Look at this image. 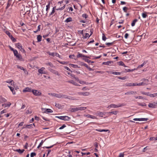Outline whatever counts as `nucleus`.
<instances>
[{
	"label": "nucleus",
	"instance_id": "f257e3e1",
	"mask_svg": "<svg viewBox=\"0 0 157 157\" xmlns=\"http://www.w3.org/2000/svg\"><path fill=\"white\" fill-rule=\"evenodd\" d=\"M125 105V104H124V103H122L121 104H119L118 105H117L114 104H111L108 107V108H109V107L110 108H118L120 107H121L122 106H124Z\"/></svg>",
	"mask_w": 157,
	"mask_h": 157
},
{
	"label": "nucleus",
	"instance_id": "f03ea898",
	"mask_svg": "<svg viewBox=\"0 0 157 157\" xmlns=\"http://www.w3.org/2000/svg\"><path fill=\"white\" fill-rule=\"evenodd\" d=\"M68 99L70 100H73V97L71 96H68L67 95L60 94L59 98Z\"/></svg>",
	"mask_w": 157,
	"mask_h": 157
},
{
	"label": "nucleus",
	"instance_id": "7ed1b4c3",
	"mask_svg": "<svg viewBox=\"0 0 157 157\" xmlns=\"http://www.w3.org/2000/svg\"><path fill=\"white\" fill-rule=\"evenodd\" d=\"M5 32L6 33V34L10 38L11 40H12L13 42H15L16 41V39L13 37L12 35L11 34L9 31H6Z\"/></svg>",
	"mask_w": 157,
	"mask_h": 157
},
{
	"label": "nucleus",
	"instance_id": "20e7f679",
	"mask_svg": "<svg viewBox=\"0 0 157 157\" xmlns=\"http://www.w3.org/2000/svg\"><path fill=\"white\" fill-rule=\"evenodd\" d=\"M32 92L34 95L36 96H40L41 95V93L37 90H32Z\"/></svg>",
	"mask_w": 157,
	"mask_h": 157
},
{
	"label": "nucleus",
	"instance_id": "39448f33",
	"mask_svg": "<svg viewBox=\"0 0 157 157\" xmlns=\"http://www.w3.org/2000/svg\"><path fill=\"white\" fill-rule=\"evenodd\" d=\"M107 113H103L102 112L98 111L95 113L96 115L99 116L100 117H103L104 115H105V114Z\"/></svg>",
	"mask_w": 157,
	"mask_h": 157
},
{
	"label": "nucleus",
	"instance_id": "423d86ee",
	"mask_svg": "<svg viewBox=\"0 0 157 157\" xmlns=\"http://www.w3.org/2000/svg\"><path fill=\"white\" fill-rule=\"evenodd\" d=\"M141 81H143V82H141L142 86H144L147 85L148 84V80L146 78H143L141 80Z\"/></svg>",
	"mask_w": 157,
	"mask_h": 157
},
{
	"label": "nucleus",
	"instance_id": "0eeeda50",
	"mask_svg": "<svg viewBox=\"0 0 157 157\" xmlns=\"http://www.w3.org/2000/svg\"><path fill=\"white\" fill-rule=\"evenodd\" d=\"M48 69L51 72L53 73V74L57 75L58 76L59 75V74L57 71L52 68H48Z\"/></svg>",
	"mask_w": 157,
	"mask_h": 157
},
{
	"label": "nucleus",
	"instance_id": "6e6552de",
	"mask_svg": "<svg viewBox=\"0 0 157 157\" xmlns=\"http://www.w3.org/2000/svg\"><path fill=\"white\" fill-rule=\"evenodd\" d=\"M78 94L79 95H84V96H88L90 94V93L88 92H79L78 93Z\"/></svg>",
	"mask_w": 157,
	"mask_h": 157
},
{
	"label": "nucleus",
	"instance_id": "1a4fd4ad",
	"mask_svg": "<svg viewBox=\"0 0 157 157\" xmlns=\"http://www.w3.org/2000/svg\"><path fill=\"white\" fill-rule=\"evenodd\" d=\"M16 46L21 51H23L24 52H25V50L22 48V46L21 44L19 43L16 44Z\"/></svg>",
	"mask_w": 157,
	"mask_h": 157
},
{
	"label": "nucleus",
	"instance_id": "9d476101",
	"mask_svg": "<svg viewBox=\"0 0 157 157\" xmlns=\"http://www.w3.org/2000/svg\"><path fill=\"white\" fill-rule=\"evenodd\" d=\"M148 106L149 108H154L156 107L157 105L156 103H155V102H154V103H149L148 105Z\"/></svg>",
	"mask_w": 157,
	"mask_h": 157
},
{
	"label": "nucleus",
	"instance_id": "9b49d317",
	"mask_svg": "<svg viewBox=\"0 0 157 157\" xmlns=\"http://www.w3.org/2000/svg\"><path fill=\"white\" fill-rule=\"evenodd\" d=\"M48 94L59 98L60 94H57L54 93H48Z\"/></svg>",
	"mask_w": 157,
	"mask_h": 157
},
{
	"label": "nucleus",
	"instance_id": "f8f14e48",
	"mask_svg": "<svg viewBox=\"0 0 157 157\" xmlns=\"http://www.w3.org/2000/svg\"><path fill=\"white\" fill-rule=\"evenodd\" d=\"M136 94V91H128L125 93V95H135Z\"/></svg>",
	"mask_w": 157,
	"mask_h": 157
},
{
	"label": "nucleus",
	"instance_id": "ddd939ff",
	"mask_svg": "<svg viewBox=\"0 0 157 157\" xmlns=\"http://www.w3.org/2000/svg\"><path fill=\"white\" fill-rule=\"evenodd\" d=\"M133 120L135 121H147V120H148V119L147 118H134Z\"/></svg>",
	"mask_w": 157,
	"mask_h": 157
},
{
	"label": "nucleus",
	"instance_id": "4468645a",
	"mask_svg": "<svg viewBox=\"0 0 157 157\" xmlns=\"http://www.w3.org/2000/svg\"><path fill=\"white\" fill-rule=\"evenodd\" d=\"M32 90L31 88L29 87H26L23 90V92H32Z\"/></svg>",
	"mask_w": 157,
	"mask_h": 157
},
{
	"label": "nucleus",
	"instance_id": "2eb2a0df",
	"mask_svg": "<svg viewBox=\"0 0 157 157\" xmlns=\"http://www.w3.org/2000/svg\"><path fill=\"white\" fill-rule=\"evenodd\" d=\"M113 63V61H109L105 62H103L102 64H104L106 65H109L110 64Z\"/></svg>",
	"mask_w": 157,
	"mask_h": 157
},
{
	"label": "nucleus",
	"instance_id": "dca6fc26",
	"mask_svg": "<svg viewBox=\"0 0 157 157\" xmlns=\"http://www.w3.org/2000/svg\"><path fill=\"white\" fill-rule=\"evenodd\" d=\"M11 105V104L10 102L8 104L4 103L2 104V106H3L4 108H6L7 107H10Z\"/></svg>",
	"mask_w": 157,
	"mask_h": 157
},
{
	"label": "nucleus",
	"instance_id": "f3484780",
	"mask_svg": "<svg viewBox=\"0 0 157 157\" xmlns=\"http://www.w3.org/2000/svg\"><path fill=\"white\" fill-rule=\"evenodd\" d=\"M44 109L46 110L44 112L45 113H52L53 112V111L51 109Z\"/></svg>",
	"mask_w": 157,
	"mask_h": 157
},
{
	"label": "nucleus",
	"instance_id": "a211bd4d",
	"mask_svg": "<svg viewBox=\"0 0 157 157\" xmlns=\"http://www.w3.org/2000/svg\"><path fill=\"white\" fill-rule=\"evenodd\" d=\"M45 69V68L44 67L41 68L40 69L38 70V72L41 74H45V73H43V70Z\"/></svg>",
	"mask_w": 157,
	"mask_h": 157
},
{
	"label": "nucleus",
	"instance_id": "6ab92c4d",
	"mask_svg": "<svg viewBox=\"0 0 157 157\" xmlns=\"http://www.w3.org/2000/svg\"><path fill=\"white\" fill-rule=\"evenodd\" d=\"M70 110L72 112L77 111H78V107L71 108Z\"/></svg>",
	"mask_w": 157,
	"mask_h": 157
},
{
	"label": "nucleus",
	"instance_id": "aec40b11",
	"mask_svg": "<svg viewBox=\"0 0 157 157\" xmlns=\"http://www.w3.org/2000/svg\"><path fill=\"white\" fill-rule=\"evenodd\" d=\"M70 119L71 118L67 116H64L63 117V120L64 121H69Z\"/></svg>",
	"mask_w": 157,
	"mask_h": 157
},
{
	"label": "nucleus",
	"instance_id": "412c9836",
	"mask_svg": "<svg viewBox=\"0 0 157 157\" xmlns=\"http://www.w3.org/2000/svg\"><path fill=\"white\" fill-rule=\"evenodd\" d=\"M16 151L19 153L20 154H22L25 151L24 149H17Z\"/></svg>",
	"mask_w": 157,
	"mask_h": 157
},
{
	"label": "nucleus",
	"instance_id": "4be33fe9",
	"mask_svg": "<svg viewBox=\"0 0 157 157\" xmlns=\"http://www.w3.org/2000/svg\"><path fill=\"white\" fill-rule=\"evenodd\" d=\"M45 64L47 66H49L50 67L52 68L55 67V66L53 65V64L51 62H48L47 63H46Z\"/></svg>",
	"mask_w": 157,
	"mask_h": 157
},
{
	"label": "nucleus",
	"instance_id": "5701e85b",
	"mask_svg": "<svg viewBox=\"0 0 157 157\" xmlns=\"http://www.w3.org/2000/svg\"><path fill=\"white\" fill-rule=\"evenodd\" d=\"M72 21V18L71 17H69L68 18H67L66 20L65 21V22L67 23H68L69 22H70Z\"/></svg>",
	"mask_w": 157,
	"mask_h": 157
},
{
	"label": "nucleus",
	"instance_id": "b1692460",
	"mask_svg": "<svg viewBox=\"0 0 157 157\" xmlns=\"http://www.w3.org/2000/svg\"><path fill=\"white\" fill-rule=\"evenodd\" d=\"M8 87L9 88L11 91L12 92L13 94H15V92L14 90V88L12 87L9 86H8Z\"/></svg>",
	"mask_w": 157,
	"mask_h": 157
},
{
	"label": "nucleus",
	"instance_id": "393cba45",
	"mask_svg": "<svg viewBox=\"0 0 157 157\" xmlns=\"http://www.w3.org/2000/svg\"><path fill=\"white\" fill-rule=\"evenodd\" d=\"M37 39L38 42H40L41 41L42 36L40 35H38L37 36Z\"/></svg>",
	"mask_w": 157,
	"mask_h": 157
},
{
	"label": "nucleus",
	"instance_id": "a878e982",
	"mask_svg": "<svg viewBox=\"0 0 157 157\" xmlns=\"http://www.w3.org/2000/svg\"><path fill=\"white\" fill-rule=\"evenodd\" d=\"M67 82L69 83H71L73 84H74L75 86H78V85L76 82H75L73 80L69 81Z\"/></svg>",
	"mask_w": 157,
	"mask_h": 157
},
{
	"label": "nucleus",
	"instance_id": "bb28decb",
	"mask_svg": "<svg viewBox=\"0 0 157 157\" xmlns=\"http://www.w3.org/2000/svg\"><path fill=\"white\" fill-rule=\"evenodd\" d=\"M118 112V111H113L111 112H107V113L108 114L109 113H112L114 115H117V113Z\"/></svg>",
	"mask_w": 157,
	"mask_h": 157
},
{
	"label": "nucleus",
	"instance_id": "cd10ccee",
	"mask_svg": "<svg viewBox=\"0 0 157 157\" xmlns=\"http://www.w3.org/2000/svg\"><path fill=\"white\" fill-rule=\"evenodd\" d=\"M86 116L87 117H88L90 118L93 119L97 118L96 117H95V116H92L90 114L87 115Z\"/></svg>",
	"mask_w": 157,
	"mask_h": 157
},
{
	"label": "nucleus",
	"instance_id": "c85d7f7f",
	"mask_svg": "<svg viewBox=\"0 0 157 157\" xmlns=\"http://www.w3.org/2000/svg\"><path fill=\"white\" fill-rule=\"evenodd\" d=\"M137 21V20L136 19H135L132 21L131 24V25L132 26H134L135 24L136 23Z\"/></svg>",
	"mask_w": 157,
	"mask_h": 157
},
{
	"label": "nucleus",
	"instance_id": "c756f323",
	"mask_svg": "<svg viewBox=\"0 0 157 157\" xmlns=\"http://www.w3.org/2000/svg\"><path fill=\"white\" fill-rule=\"evenodd\" d=\"M84 56H85V55H82V54H81V53H79V52H78V54L77 56V58H79V57H84Z\"/></svg>",
	"mask_w": 157,
	"mask_h": 157
},
{
	"label": "nucleus",
	"instance_id": "7c9ffc66",
	"mask_svg": "<svg viewBox=\"0 0 157 157\" xmlns=\"http://www.w3.org/2000/svg\"><path fill=\"white\" fill-rule=\"evenodd\" d=\"M133 83L130 82L128 83L125 84L124 86H132Z\"/></svg>",
	"mask_w": 157,
	"mask_h": 157
},
{
	"label": "nucleus",
	"instance_id": "2f4dec72",
	"mask_svg": "<svg viewBox=\"0 0 157 157\" xmlns=\"http://www.w3.org/2000/svg\"><path fill=\"white\" fill-rule=\"evenodd\" d=\"M16 57L18 59L21 60L22 59L21 56L20 54H18L16 56Z\"/></svg>",
	"mask_w": 157,
	"mask_h": 157
},
{
	"label": "nucleus",
	"instance_id": "473e14b6",
	"mask_svg": "<svg viewBox=\"0 0 157 157\" xmlns=\"http://www.w3.org/2000/svg\"><path fill=\"white\" fill-rule=\"evenodd\" d=\"M86 107H78V111L79 110H84L86 109Z\"/></svg>",
	"mask_w": 157,
	"mask_h": 157
},
{
	"label": "nucleus",
	"instance_id": "72a5a7b5",
	"mask_svg": "<svg viewBox=\"0 0 157 157\" xmlns=\"http://www.w3.org/2000/svg\"><path fill=\"white\" fill-rule=\"evenodd\" d=\"M142 16L143 18H145L147 16V13L146 12H144L142 13Z\"/></svg>",
	"mask_w": 157,
	"mask_h": 157
},
{
	"label": "nucleus",
	"instance_id": "f704fd0d",
	"mask_svg": "<svg viewBox=\"0 0 157 157\" xmlns=\"http://www.w3.org/2000/svg\"><path fill=\"white\" fill-rule=\"evenodd\" d=\"M70 65L71 66V67H73V68H77V67L80 68V67H78V65H75V64H70Z\"/></svg>",
	"mask_w": 157,
	"mask_h": 157
},
{
	"label": "nucleus",
	"instance_id": "c9c22d12",
	"mask_svg": "<svg viewBox=\"0 0 157 157\" xmlns=\"http://www.w3.org/2000/svg\"><path fill=\"white\" fill-rule=\"evenodd\" d=\"M12 1V0H9L8 1V3L7 6L6 7V8L7 9L9 6L10 5L11 3L10 2Z\"/></svg>",
	"mask_w": 157,
	"mask_h": 157
},
{
	"label": "nucleus",
	"instance_id": "e433bc0d",
	"mask_svg": "<svg viewBox=\"0 0 157 157\" xmlns=\"http://www.w3.org/2000/svg\"><path fill=\"white\" fill-rule=\"evenodd\" d=\"M17 68H18L20 69L21 70H23L25 72V71H26L25 69H24L23 67H21V66H20L18 65L17 66Z\"/></svg>",
	"mask_w": 157,
	"mask_h": 157
},
{
	"label": "nucleus",
	"instance_id": "4c0bfd02",
	"mask_svg": "<svg viewBox=\"0 0 157 157\" xmlns=\"http://www.w3.org/2000/svg\"><path fill=\"white\" fill-rule=\"evenodd\" d=\"M7 100L3 98H1V102H5Z\"/></svg>",
	"mask_w": 157,
	"mask_h": 157
},
{
	"label": "nucleus",
	"instance_id": "58836bf2",
	"mask_svg": "<svg viewBox=\"0 0 157 157\" xmlns=\"http://www.w3.org/2000/svg\"><path fill=\"white\" fill-rule=\"evenodd\" d=\"M69 57L71 59H73L75 60H76V59L75 58V56L74 55H70L69 56Z\"/></svg>",
	"mask_w": 157,
	"mask_h": 157
},
{
	"label": "nucleus",
	"instance_id": "ea45409f",
	"mask_svg": "<svg viewBox=\"0 0 157 157\" xmlns=\"http://www.w3.org/2000/svg\"><path fill=\"white\" fill-rule=\"evenodd\" d=\"M118 64L120 66H123L124 65V63L122 61H120L118 62Z\"/></svg>",
	"mask_w": 157,
	"mask_h": 157
},
{
	"label": "nucleus",
	"instance_id": "a19ab883",
	"mask_svg": "<svg viewBox=\"0 0 157 157\" xmlns=\"http://www.w3.org/2000/svg\"><path fill=\"white\" fill-rule=\"evenodd\" d=\"M32 126H33V124L27 125H26L25 128H31L32 127Z\"/></svg>",
	"mask_w": 157,
	"mask_h": 157
},
{
	"label": "nucleus",
	"instance_id": "79ce46f5",
	"mask_svg": "<svg viewBox=\"0 0 157 157\" xmlns=\"http://www.w3.org/2000/svg\"><path fill=\"white\" fill-rule=\"evenodd\" d=\"M7 112V110L5 109H4V110H3L2 111H1V114H3L5 113H6Z\"/></svg>",
	"mask_w": 157,
	"mask_h": 157
},
{
	"label": "nucleus",
	"instance_id": "37998d69",
	"mask_svg": "<svg viewBox=\"0 0 157 157\" xmlns=\"http://www.w3.org/2000/svg\"><path fill=\"white\" fill-rule=\"evenodd\" d=\"M113 74L115 75H120L121 74V73L119 72H113L112 73Z\"/></svg>",
	"mask_w": 157,
	"mask_h": 157
},
{
	"label": "nucleus",
	"instance_id": "c03bdc74",
	"mask_svg": "<svg viewBox=\"0 0 157 157\" xmlns=\"http://www.w3.org/2000/svg\"><path fill=\"white\" fill-rule=\"evenodd\" d=\"M88 15L87 14L84 13L82 15V17L83 18H86L88 17Z\"/></svg>",
	"mask_w": 157,
	"mask_h": 157
},
{
	"label": "nucleus",
	"instance_id": "a18cd8bd",
	"mask_svg": "<svg viewBox=\"0 0 157 157\" xmlns=\"http://www.w3.org/2000/svg\"><path fill=\"white\" fill-rule=\"evenodd\" d=\"M56 106L59 108V109H60L61 108V105L60 104H56Z\"/></svg>",
	"mask_w": 157,
	"mask_h": 157
},
{
	"label": "nucleus",
	"instance_id": "49530a36",
	"mask_svg": "<svg viewBox=\"0 0 157 157\" xmlns=\"http://www.w3.org/2000/svg\"><path fill=\"white\" fill-rule=\"evenodd\" d=\"M113 42L111 43H105V44L109 46L113 45Z\"/></svg>",
	"mask_w": 157,
	"mask_h": 157
},
{
	"label": "nucleus",
	"instance_id": "de8ad7c7",
	"mask_svg": "<svg viewBox=\"0 0 157 157\" xmlns=\"http://www.w3.org/2000/svg\"><path fill=\"white\" fill-rule=\"evenodd\" d=\"M85 62H87V63H90V62H91V60L88 59H86V58H83V59Z\"/></svg>",
	"mask_w": 157,
	"mask_h": 157
},
{
	"label": "nucleus",
	"instance_id": "09e8293b",
	"mask_svg": "<svg viewBox=\"0 0 157 157\" xmlns=\"http://www.w3.org/2000/svg\"><path fill=\"white\" fill-rule=\"evenodd\" d=\"M36 153L35 152H32L30 154L31 157H34V156L36 155Z\"/></svg>",
	"mask_w": 157,
	"mask_h": 157
},
{
	"label": "nucleus",
	"instance_id": "8fccbe9b",
	"mask_svg": "<svg viewBox=\"0 0 157 157\" xmlns=\"http://www.w3.org/2000/svg\"><path fill=\"white\" fill-rule=\"evenodd\" d=\"M102 39L103 40H104V41H105L106 40V37H105V35L104 34H102Z\"/></svg>",
	"mask_w": 157,
	"mask_h": 157
},
{
	"label": "nucleus",
	"instance_id": "3c124183",
	"mask_svg": "<svg viewBox=\"0 0 157 157\" xmlns=\"http://www.w3.org/2000/svg\"><path fill=\"white\" fill-rule=\"evenodd\" d=\"M44 141H43V140H42L41 142L40 143L38 146L37 147V148H39L40 147L41 145L43 144V143Z\"/></svg>",
	"mask_w": 157,
	"mask_h": 157
},
{
	"label": "nucleus",
	"instance_id": "603ef678",
	"mask_svg": "<svg viewBox=\"0 0 157 157\" xmlns=\"http://www.w3.org/2000/svg\"><path fill=\"white\" fill-rule=\"evenodd\" d=\"M117 78H118L119 79L124 80H125V79H126L127 78V77L125 76L123 77H117Z\"/></svg>",
	"mask_w": 157,
	"mask_h": 157
},
{
	"label": "nucleus",
	"instance_id": "864d4df0",
	"mask_svg": "<svg viewBox=\"0 0 157 157\" xmlns=\"http://www.w3.org/2000/svg\"><path fill=\"white\" fill-rule=\"evenodd\" d=\"M46 11H47L46 13L47 14L48 12V10L49 9L50 7V6H49V5H48L46 6Z\"/></svg>",
	"mask_w": 157,
	"mask_h": 157
},
{
	"label": "nucleus",
	"instance_id": "5fc2aeb1",
	"mask_svg": "<svg viewBox=\"0 0 157 157\" xmlns=\"http://www.w3.org/2000/svg\"><path fill=\"white\" fill-rule=\"evenodd\" d=\"M14 55L15 56H17L18 54V52L16 50H15L13 52Z\"/></svg>",
	"mask_w": 157,
	"mask_h": 157
},
{
	"label": "nucleus",
	"instance_id": "6e6d98bb",
	"mask_svg": "<svg viewBox=\"0 0 157 157\" xmlns=\"http://www.w3.org/2000/svg\"><path fill=\"white\" fill-rule=\"evenodd\" d=\"M157 94L155 93L152 94H150L149 96L151 97H154L157 96Z\"/></svg>",
	"mask_w": 157,
	"mask_h": 157
},
{
	"label": "nucleus",
	"instance_id": "4d7b16f0",
	"mask_svg": "<svg viewBox=\"0 0 157 157\" xmlns=\"http://www.w3.org/2000/svg\"><path fill=\"white\" fill-rule=\"evenodd\" d=\"M93 32H94V29H91L90 31V35L89 36V37L90 36L93 34Z\"/></svg>",
	"mask_w": 157,
	"mask_h": 157
},
{
	"label": "nucleus",
	"instance_id": "13d9d810",
	"mask_svg": "<svg viewBox=\"0 0 157 157\" xmlns=\"http://www.w3.org/2000/svg\"><path fill=\"white\" fill-rule=\"evenodd\" d=\"M123 9L124 12H126L128 10V8L126 7H124L123 8Z\"/></svg>",
	"mask_w": 157,
	"mask_h": 157
},
{
	"label": "nucleus",
	"instance_id": "bf43d9fd",
	"mask_svg": "<svg viewBox=\"0 0 157 157\" xmlns=\"http://www.w3.org/2000/svg\"><path fill=\"white\" fill-rule=\"evenodd\" d=\"M48 53V54L50 56H54V53L50 52H49Z\"/></svg>",
	"mask_w": 157,
	"mask_h": 157
},
{
	"label": "nucleus",
	"instance_id": "052dcab7",
	"mask_svg": "<svg viewBox=\"0 0 157 157\" xmlns=\"http://www.w3.org/2000/svg\"><path fill=\"white\" fill-rule=\"evenodd\" d=\"M64 68L65 69H66L68 71H71V72H72V71L68 67H66V66L64 67Z\"/></svg>",
	"mask_w": 157,
	"mask_h": 157
},
{
	"label": "nucleus",
	"instance_id": "680f3d73",
	"mask_svg": "<svg viewBox=\"0 0 157 157\" xmlns=\"http://www.w3.org/2000/svg\"><path fill=\"white\" fill-rule=\"evenodd\" d=\"M32 113V111L31 110H27L26 112V114H28L29 113Z\"/></svg>",
	"mask_w": 157,
	"mask_h": 157
},
{
	"label": "nucleus",
	"instance_id": "e2e57ef3",
	"mask_svg": "<svg viewBox=\"0 0 157 157\" xmlns=\"http://www.w3.org/2000/svg\"><path fill=\"white\" fill-rule=\"evenodd\" d=\"M124 153H120L118 157H124Z\"/></svg>",
	"mask_w": 157,
	"mask_h": 157
},
{
	"label": "nucleus",
	"instance_id": "0e129e2a",
	"mask_svg": "<svg viewBox=\"0 0 157 157\" xmlns=\"http://www.w3.org/2000/svg\"><path fill=\"white\" fill-rule=\"evenodd\" d=\"M65 7V5H64V6H63V7H62L60 8H59V9H57L56 10H63Z\"/></svg>",
	"mask_w": 157,
	"mask_h": 157
},
{
	"label": "nucleus",
	"instance_id": "69168bd1",
	"mask_svg": "<svg viewBox=\"0 0 157 157\" xmlns=\"http://www.w3.org/2000/svg\"><path fill=\"white\" fill-rule=\"evenodd\" d=\"M94 145L95 148H98V144L97 142H95L94 143Z\"/></svg>",
	"mask_w": 157,
	"mask_h": 157
},
{
	"label": "nucleus",
	"instance_id": "338daca9",
	"mask_svg": "<svg viewBox=\"0 0 157 157\" xmlns=\"http://www.w3.org/2000/svg\"><path fill=\"white\" fill-rule=\"evenodd\" d=\"M66 127V125H65V124H63L62 126H61V127H60L59 128V129H63L65 127Z\"/></svg>",
	"mask_w": 157,
	"mask_h": 157
},
{
	"label": "nucleus",
	"instance_id": "774afa93",
	"mask_svg": "<svg viewBox=\"0 0 157 157\" xmlns=\"http://www.w3.org/2000/svg\"><path fill=\"white\" fill-rule=\"evenodd\" d=\"M89 36V34L88 33H86L85 36L84 37L85 39L86 38Z\"/></svg>",
	"mask_w": 157,
	"mask_h": 157
}]
</instances>
